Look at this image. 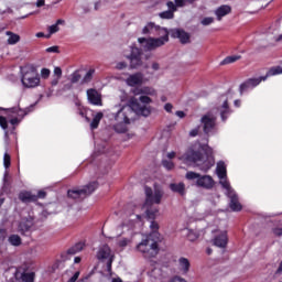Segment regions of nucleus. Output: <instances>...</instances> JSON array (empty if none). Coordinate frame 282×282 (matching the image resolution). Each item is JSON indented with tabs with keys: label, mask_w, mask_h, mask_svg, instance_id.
<instances>
[{
	"label": "nucleus",
	"mask_w": 282,
	"mask_h": 282,
	"mask_svg": "<svg viewBox=\"0 0 282 282\" xmlns=\"http://www.w3.org/2000/svg\"><path fill=\"white\" fill-rule=\"evenodd\" d=\"M113 110L112 118L117 122L113 129L117 133H127V126L135 120V116L147 118L151 113V109L147 106H140V100L135 97H131L128 105L115 106Z\"/></svg>",
	"instance_id": "nucleus-1"
},
{
	"label": "nucleus",
	"mask_w": 282,
	"mask_h": 282,
	"mask_svg": "<svg viewBox=\"0 0 282 282\" xmlns=\"http://www.w3.org/2000/svg\"><path fill=\"white\" fill-rule=\"evenodd\" d=\"M229 100H232V90L218 97L216 108L209 110L200 118V124L206 135L217 133V113L220 115L223 122H226L230 117V113H232L230 106H228Z\"/></svg>",
	"instance_id": "nucleus-2"
},
{
	"label": "nucleus",
	"mask_w": 282,
	"mask_h": 282,
	"mask_svg": "<svg viewBox=\"0 0 282 282\" xmlns=\"http://www.w3.org/2000/svg\"><path fill=\"white\" fill-rule=\"evenodd\" d=\"M178 160L184 164H195L203 173H208L215 166V158L213 149L208 145L195 143L187 151L178 156Z\"/></svg>",
	"instance_id": "nucleus-3"
},
{
	"label": "nucleus",
	"mask_w": 282,
	"mask_h": 282,
	"mask_svg": "<svg viewBox=\"0 0 282 282\" xmlns=\"http://www.w3.org/2000/svg\"><path fill=\"white\" fill-rule=\"evenodd\" d=\"M142 34L148 36H159V37H139L138 43L145 52H152V50H158V47H162L165 43H169V30L156 25L153 22H149L142 29Z\"/></svg>",
	"instance_id": "nucleus-4"
},
{
	"label": "nucleus",
	"mask_w": 282,
	"mask_h": 282,
	"mask_svg": "<svg viewBox=\"0 0 282 282\" xmlns=\"http://www.w3.org/2000/svg\"><path fill=\"white\" fill-rule=\"evenodd\" d=\"M216 175L219 180L220 186L226 191L227 197H229V208L234 210V213H239L241 210L242 206L241 203H239V196L237 195V192L232 189V186H230V182L228 181V172L227 166L224 161H219L216 165Z\"/></svg>",
	"instance_id": "nucleus-5"
},
{
	"label": "nucleus",
	"mask_w": 282,
	"mask_h": 282,
	"mask_svg": "<svg viewBox=\"0 0 282 282\" xmlns=\"http://www.w3.org/2000/svg\"><path fill=\"white\" fill-rule=\"evenodd\" d=\"M150 228L152 232L137 245L138 252H140L144 259H153L158 257V252H160V247L158 246V238L160 237L158 230H160V225L152 220Z\"/></svg>",
	"instance_id": "nucleus-6"
},
{
	"label": "nucleus",
	"mask_w": 282,
	"mask_h": 282,
	"mask_svg": "<svg viewBox=\"0 0 282 282\" xmlns=\"http://www.w3.org/2000/svg\"><path fill=\"white\" fill-rule=\"evenodd\" d=\"M145 191V204L143 205V208L145 209V217L147 219H155L158 217L159 209L158 208H151L153 204H162V198L164 197V188H162V185L154 184V187H147Z\"/></svg>",
	"instance_id": "nucleus-7"
},
{
	"label": "nucleus",
	"mask_w": 282,
	"mask_h": 282,
	"mask_svg": "<svg viewBox=\"0 0 282 282\" xmlns=\"http://www.w3.org/2000/svg\"><path fill=\"white\" fill-rule=\"evenodd\" d=\"M21 83L25 89H34L41 85V76L34 66L21 67Z\"/></svg>",
	"instance_id": "nucleus-8"
},
{
	"label": "nucleus",
	"mask_w": 282,
	"mask_h": 282,
	"mask_svg": "<svg viewBox=\"0 0 282 282\" xmlns=\"http://www.w3.org/2000/svg\"><path fill=\"white\" fill-rule=\"evenodd\" d=\"M185 180L192 182L196 188H203L204 191H212L215 188V180L208 174H199L197 172L188 171L185 174Z\"/></svg>",
	"instance_id": "nucleus-9"
},
{
	"label": "nucleus",
	"mask_w": 282,
	"mask_h": 282,
	"mask_svg": "<svg viewBox=\"0 0 282 282\" xmlns=\"http://www.w3.org/2000/svg\"><path fill=\"white\" fill-rule=\"evenodd\" d=\"M135 226H142V215L131 214L129 221H124L117 228L118 237L122 235H133V228H135Z\"/></svg>",
	"instance_id": "nucleus-10"
},
{
	"label": "nucleus",
	"mask_w": 282,
	"mask_h": 282,
	"mask_svg": "<svg viewBox=\"0 0 282 282\" xmlns=\"http://www.w3.org/2000/svg\"><path fill=\"white\" fill-rule=\"evenodd\" d=\"M97 259L101 261V263L106 264V272L111 275V265L113 263V259H116V256L111 251L109 245H104L99 248Z\"/></svg>",
	"instance_id": "nucleus-11"
},
{
	"label": "nucleus",
	"mask_w": 282,
	"mask_h": 282,
	"mask_svg": "<svg viewBox=\"0 0 282 282\" xmlns=\"http://www.w3.org/2000/svg\"><path fill=\"white\" fill-rule=\"evenodd\" d=\"M96 188H98V183L91 182L88 185L84 186V188L82 189H69L67 192V195L72 199H78V197H83V195H91V193H94Z\"/></svg>",
	"instance_id": "nucleus-12"
},
{
	"label": "nucleus",
	"mask_w": 282,
	"mask_h": 282,
	"mask_svg": "<svg viewBox=\"0 0 282 282\" xmlns=\"http://www.w3.org/2000/svg\"><path fill=\"white\" fill-rule=\"evenodd\" d=\"M263 82H265V77L263 76L247 79L240 85L239 91L241 96H243V94H247V91H252L254 87H259V85H261V83Z\"/></svg>",
	"instance_id": "nucleus-13"
},
{
	"label": "nucleus",
	"mask_w": 282,
	"mask_h": 282,
	"mask_svg": "<svg viewBox=\"0 0 282 282\" xmlns=\"http://www.w3.org/2000/svg\"><path fill=\"white\" fill-rule=\"evenodd\" d=\"M213 243L217 248H226V246H228V231L217 229L215 231Z\"/></svg>",
	"instance_id": "nucleus-14"
},
{
	"label": "nucleus",
	"mask_w": 282,
	"mask_h": 282,
	"mask_svg": "<svg viewBox=\"0 0 282 282\" xmlns=\"http://www.w3.org/2000/svg\"><path fill=\"white\" fill-rule=\"evenodd\" d=\"M127 58L130 59V67L132 69H137L142 65V59L140 58V48L135 46H131L130 55H127Z\"/></svg>",
	"instance_id": "nucleus-15"
},
{
	"label": "nucleus",
	"mask_w": 282,
	"mask_h": 282,
	"mask_svg": "<svg viewBox=\"0 0 282 282\" xmlns=\"http://www.w3.org/2000/svg\"><path fill=\"white\" fill-rule=\"evenodd\" d=\"M87 98L90 105H95V107H102V95H100L98 90L94 88L88 89Z\"/></svg>",
	"instance_id": "nucleus-16"
},
{
	"label": "nucleus",
	"mask_w": 282,
	"mask_h": 282,
	"mask_svg": "<svg viewBox=\"0 0 282 282\" xmlns=\"http://www.w3.org/2000/svg\"><path fill=\"white\" fill-rule=\"evenodd\" d=\"M170 34L173 39H178L183 44L191 42V35L182 29H173L170 31Z\"/></svg>",
	"instance_id": "nucleus-17"
},
{
	"label": "nucleus",
	"mask_w": 282,
	"mask_h": 282,
	"mask_svg": "<svg viewBox=\"0 0 282 282\" xmlns=\"http://www.w3.org/2000/svg\"><path fill=\"white\" fill-rule=\"evenodd\" d=\"M126 83L129 87H135L138 85H143L144 75L142 73H135V74L129 75V77L126 79Z\"/></svg>",
	"instance_id": "nucleus-18"
},
{
	"label": "nucleus",
	"mask_w": 282,
	"mask_h": 282,
	"mask_svg": "<svg viewBox=\"0 0 282 282\" xmlns=\"http://www.w3.org/2000/svg\"><path fill=\"white\" fill-rule=\"evenodd\" d=\"M134 96H158V90L151 86H143L133 90Z\"/></svg>",
	"instance_id": "nucleus-19"
},
{
	"label": "nucleus",
	"mask_w": 282,
	"mask_h": 282,
	"mask_svg": "<svg viewBox=\"0 0 282 282\" xmlns=\"http://www.w3.org/2000/svg\"><path fill=\"white\" fill-rule=\"evenodd\" d=\"M230 12H232V8L228 4H223L214 11V14L217 17V21H221V18L228 17Z\"/></svg>",
	"instance_id": "nucleus-20"
},
{
	"label": "nucleus",
	"mask_w": 282,
	"mask_h": 282,
	"mask_svg": "<svg viewBox=\"0 0 282 282\" xmlns=\"http://www.w3.org/2000/svg\"><path fill=\"white\" fill-rule=\"evenodd\" d=\"M177 265L182 274H188V271L191 270V261L187 258L181 257L177 260Z\"/></svg>",
	"instance_id": "nucleus-21"
},
{
	"label": "nucleus",
	"mask_w": 282,
	"mask_h": 282,
	"mask_svg": "<svg viewBox=\"0 0 282 282\" xmlns=\"http://www.w3.org/2000/svg\"><path fill=\"white\" fill-rule=\"evenodd\" d=\"M170 189L172 193H177L182 197L186 195V185L184 183H172L170 184Z\"/></svg>",
	"instance_id": "nucleus-22"
},
{
	"label": "nucleus",
	"mask_w": 282,
	"mask_h": 282,
	"mask_svg": "<svg viewBox=\"0 0 282 282\" xmlns=\"http://www.w3.org/2000/svg\"><path fill=\"white\" fill-rule=\"evenodd\" d=\"M58 25H65V20L58 19L55 24H52L47 28L48 34L46 35V39H50L52 34H56V32L61 31V28Z\"/></svg>",
	"instance_id": "nucleus-23"
},
{
	"label": "nucleus",
	"mask_w": 282,
	"mask_h": 282,
	"mask_svg": "<svg viewBox=\"0 0 282 282\" xmlns=\"http://www.w3.org/2000/svg\"><path fill=\"white\" fill-rule=\"evenodd\" d=\"M202 235H204V230H197V229H188L187 230V239L188 241H197V239H199V237H202Z\"/></svg>",
	"instance_id": "nucleus-24"
},
{
	"label": "nucleus",
	"mask_w": 282,
	"mask_h": 282,
	"mask_svg": "<svg viewBox=\"0 0 282 282\" xmlns=\"http://www.w3.org/2000/svg\"><path fill=\"white\" fill-rule=\"evenodd\" d=\"M21 202H36V195L32 194L31 192H21L19 195Z\"/></svg>",
	"instance_id": "nucleus-25"
},
{
	"label": "nucleus",
	"mask_w": 282,
	"mask_h": 282,
	"mask_svg": "<svg viewBox=\"0 0 282 282\" xmlns=\"http://www.w3.org/2000/svg\"><path fill=\"white\" fill-rule=\"evenodd\" d=\"M280 74H282V67L273 66L267 72L265 76H262V78H265V80H268V78L272 76H280Z\"/></svg>",
	"instance_id": "nucleus-26"
},
{
	"label": "nucleus",
	"mask_w": 282,
	"mask_h": 282,
	"mask_svg": "<svg viewBox=\"0 0 282 282\" xmlns=\"http://www.w3.org/2000/svg\"><path fill=\"white\" fill-rule=\"evenodd\" d=\"M6 34L9 36L7 40L9 45H17V43L21 41V36H19V34L12 33L11 31H7Z\"/></svg>",
	"instance_id": "nucleus-27"
},
{
	"label": "nucleus",
	"mask_w": 282,
	"mask_h": 282,
	"mask_svg": "<svg viewBox=\"0 0 282 282\" xmlns=\"http://www.w3.org/2000/svg\"><path fill=\"white\" fill-rule=\"evenodd\" d=\"M102 112H97L93 115V121L90 122V129H98V126L100 124V120L104 118Z\"/></svg>",
	"instance_id": "nucleus-28"
},
{
	"label": "nucleus",
	"mask_w": 282,
	"mask_h": 282,
	"mask_svg": "<svg viewBox=\"0 0 282 282\" xmlns=\"http://www.w3.org/2000/svg\"><path fill=\"white\" fill-rule=\"evenodd\" d=\"M32 228V220L31 219H26V220H22L20 224H19V231L20 232H28V230H30Z\"/></svg>",
	"instance_id": "nucleus-29"
},
{
	"label": "nucleus",
	"mask_w": 282,
	"mask_h": 282,
	"mask_svg": "<svg viewBox=\"0 0 282 282\" xmlns=\"http://www.w3.org/2000/svg\"><path fill=\"white\" fill-rule=\"evenodd\" d=\"M241 59V55H230L225 57L221 62L220 65H230L232 63H237V61Z\"/></svg>",
	"instance_id": "nucleus-30"
},
{
	"label": "nucleus",
	"mask_w": 282,
	"mask_h": 282,
	"mask_svg": "<svg viewBox=\"0 0 282 282\" xmlns=\"http://www.w3.org/2000/svg\"><path fill=\"white\" fill-rule=\"evenodd\" d=\"M8 241L11 246H15V247H19L21 246L22 241H21V237L19 235H11L9 238H8Z\"/></svg>",
	"instance_id": "nucleus-31"
},
{
	"label": "nucleus",
	"mask_w": 282,
	"mask_h": 282,
	"mask_svg": "<svg viewBox=\"0 0 282 282\" xmlns=\"http://www.w3.org/2000/svg\"><path fill=\"white\" fill-rule=\"evenodd\" d=\"M85 248L84 242L76 243L73 248L68 250V254H76V252H80Z\"/></svg>",
	"instance_id": "nucleus-32"
},
{
	"label": "nucleus",
	"mask_w": 282,
	"mask_h": 282,
	"mask_svg": "<svg viewBox=\"0 0 282 282\" xmlns=\"http://www.w3.org/2000/svg\"><path fill=\"white\" fill-rule=\"evenodd\" d=\"M94 74H96V69L90 68L84 76L83 83H91V78H94Z\"/></svg>",
	"instance_id": "nucleus-33"
},
{
	"label": "nucleus",
	"mask_w": 282,
	"mask_h": 282,
	"mask_svg": "<svg viewBox=\"0 0 282 282\" xmlns=\"http://www.w3.org/2000/svg\"><path fill=\"white\" fill-rule=\"evenodd\" d=\"M69 80L73 85L78 83V80H80V72L75 70L73 74H70Z\"/></svg>",
	"instance_id": "nucleus-34"
},
{
	"label": "nucleus",
	"mask_w": 282,
	"mask_h": 282,
	"mask_svg": "<svg viewBox=\"0 0 282 282\" xmlns=\"http://www.w3.org/2000/svg\"><path fill=\"white\" fill-rule=\"evenodd\" d=\"M22 281L34 282V272H26L22 274Z\"/></svg>",
	"instance_id": "nucleus-35"
},
{
	"label": "nucleus",
	"mask_w": 282,
	"mask_h": 282,
	"mask_svg": "<svg viewBox=\"0 0 282 282\" xmlns=\"http://www.w3.org/2000/svg\"><path fill=\"white\" fill-rule=\"evenodd\" d=\"M130 242L131 239L129 238H120L117 242V246H119V248H127V246H129Z\"/></svg>",
	"instance_id": "nucleus-36"
},
{
	"label": "nucleus",
	"mask_w": 282,
	"mask_h": 282,
	"mask_svg": "<svg viewBox=\"0 0 282 282\" xmlns=\"http://www.w3.org/2000/svg\"><path fill=\"white\" fill-rule=\"evenodd\" d=\"M139 100L142 102V105L140 104V107H147V105H151V102H153L149 96H141Z\"/></svg>",
	"instance_id": "nucleus-37"
},
{
	"label": "nucleus",
	"mask_w": 282,
	"mask_h": 282,
	"mask_svg": "<svg viewBox=\"0 0 282 282\" xmlns=\"http://www.w3.org/2000/svg\"><path fill=\"white\" fill-rule=\"evenodd\" d=\"M200 23L204 26L213 25V23H215V18H213V17L203 18Z\"/></svg>",
	"instance_id": "nucleus-38"
},
{
	"label": "nucleus",
	"mask_w": 282,
	"mask_h": 282,
	"mask_svg": "<svg viewBox=\"0 0 282 282\" xmlns=\"http://www.w3.org/2000/svg\"><path fill=\"white\" fill-rule=\"evenodd\" d=\"M10 164H11L10 154H8V152H6L4 155H3V166H4V169H10Z\"/></svg>",
	"instance_id": "nucleus-39"
},
{
	"label": "nucleus",
	"mask_w": 282,
	"mask_h": 282,
	"mask_svg": "<svg viewBox=\"0 0 282 282\" xmlns=\"http://www.w3.org/2000/svg\"><path fill=\"white\" fill-rule=\"evenodd\" d=\"M161 19H173V11H163L160 13Z\"/></svg>",
	"instance_id": "nucleus-40"
},
{
	"label": "nucleus",
	"mask_w": 282,
	"mask_h": 282,
	"mask_svg": "<svg viewBox=\"0 0 282 282\" xmlns=\"http://www.w3.org/2000/svg\"><path fill=\"white\" fill-rule=\"evenodd\" d=\"M164 169H166L167 171H172V169H174L175 164H173L172 161H167V160H163L162 162Z\"/></svg>",
	"instance_id": "nucleus-41"
},
{
	"label": "nucleus",
	"mask_w": 282,
	"mask_h": 282,
	"mask_svg": "<svg viewBox=\"0 0 282 282\" xmlns=\"http://www.w3.org/2000/svg\"><path fill=\"white\" fill-rule=\"evenodd\" d=\"M166 6H167V8H169L167 11H170V12H177V6H176L175 2L169 1V2L166 3Z\"/></svg>",
	"instance_id": "nucleus-42"
},
{
	"label": "nucleus",
	"mask_w": 282,
	"mask_h": 282,
	"mask_svg": "<svg viewBox=\"0 0 282 282\" xmlns=\"http://www.w3.org/2000/svg\"><path fill=\"white\" fill-rule=\"evenodd\" d=\"M199 131H202L200 127H196V128L192 129L189 131V137L191 138H197V135H199Z\"/></svg>",
	"instance_id": "nucleus-43"
},
{
	"label": "nucleus",
	"mask_w": 282,
	"mask_h": 282,
	"mask_svg": "<svg viewBox=\"0 0 282 282\" xmlns=\"http://www.w3.org/2000/svg\"><path fill=\"white\" fill-rule=\"evenodd\" d=\"M50 74H52L50 68H42L41 69V77L42 78H44V79L50 78Z\"/></svg>",
	"instance_id": "nucleus-44"
},
{
	"label": "nucleus",
	"mask_w": 282,
	"mask_h": 282,
	"mask_svg": "<svg viewBox=\"0 0 282 282\" xmlns=\"http://www.w3.org/2000/svg\"><path fill=\"white\" fill-rule=\"evenodd\" d=\"M55 78H61L63 76V69L61 67L56 66L53 72Z\"/></svg>",
	"instance_id": "nucleus-45"
},
{
	"label": "nucleus",
	"mask_w": 282,
	"mask_h": 282,
	"mask_svg": "<svg viewBox=\"0 0 282 282\" xmlns=\"http://www.w3.org/2000/svg\"><path fill=\"white\" fill-rule=\"evenodd\" d=\"M48 54H58V46H51L45 50Z\"/></svg>",
	"instance_id": "nucleus-46"
},
{
	"label": "nucleus",
	"mask_w": 282,
	"mask_h": 282,
	"mask_svg": "<svg viewBox=\"0 0 282 282\" xmlns=\"http://www.w3.org/2000/svg\"><path fill=\"white\" fill-rule=\"evenodd\" d=\"M174 3H176V8H184L188 3V0H174Z\"/></svg>",
	"instance_id": "nucleus-47"
},
{
	"label": "nucleus",
	"mask_w": 282,
	"mask_h": 282,
	"mask_svg": "<svg viewBox=\"0 0 282 282\" xmlns=\"http://www.w3.org/2000/svg\"><path fill=\"white\" fill-rule=\"evenodd\" d=\"M80 276V272L77 271L74 273V275L68 280V282H76L78 281V278Z\"/></svg>",
	"instance_id": "nucleus-48"
},
{
	"label": "nucleus",
	"mask_w": 282,
	"mask_h": 282,
	"mask_svg": "<svg viewBox=\"0 0 282 282\" xmlns=\"http://www.w3.org/2000/svg\"><path fill=\"white\" fill-rule=\"evenodd\" d=\"M127 63L126 62H119L116 64V69H126Z\"/></svg>",
	"instance_id": "nucleus-49"
},
{
	"label": "nucleus",
	"mask_w": 282,
	"mask_h": 282,
	"mask_svg": "<svg viewBox=\"0 0 282 282\" xmlns=\"http://www.w3.org/2000/svg\"><path fill=\"white\" fill-rule=\"evenodd\" d=\"M164 109H165V111H167V113H171V111H173V105L172 104H165Z\"/></svg>",
	"instance_id": "nucleus-50"
},
{
	"label": "nucleus",
	"mask_w": 282,
	"mask_h": 282,
	"mask_svg": "<svg viewBox=\"0 0 282 282\" xmlns=\"http://www.w3.org/2000/svg\"><path fill=\"white\" fill-rule=\"evenodd\" d=\"M45 195H46V193L44 191H40L37 193V195H35V196H36V199H43V198H45Z\"/></svg>",
	"instance_id": "nucleus-51"
},
{
	"label": "nucleus",
	"mask_w": 282,
	"mask_h": 282,
	"mask_svg": "<svg viewBox=\"0 0 282 282\" xmlns=\"http://www.w3.org/2000/svg\"><path fill=\"white\" fill-rule=\"evenodd\" d=\"M152 69L154 72H160V64L158 62L152 63Z\"/></svg>",
	"instance_id": "nucleus-52"
},
{
	"label": "nucleus",
	"mask_w": 282,
	"mask_h": 282,
	"mask_svg": "<svg viewBox=\"0 0 282 282\" xmlns=\"http://www.w3.org/2000/svg\"><path fill=\"white\" fill-rule=\"evenodd\" d=\"M61 80V77H55L52 82L51 85L52 87H56V85H58V82Z\"/></svg>",
	"instance_id": "nucleus-53"
},
{
	"label": "nucleus",
	"mask_w": 282,
	"mask_h": 282,
	"mask_svg": "<svg viewBox=\"0 0 282 282\" xmlns=\"http://www.w3.org/2000/svg\"><path fill=\"white\" fill-rule=\"evenodd\" d=\"M176 116H177L178 118H185V117H186V113H185L184 111H182V110H178V111H176Z\"/></svg>",
	"instance_id": "nucleus-54"
},
{
	"label": "nucleus",
	"mask_w": 282,
	"mask_h": 282,
	"mask_svg": "<svg viewBox=\"0 0 282 282\" xmlns=\"http://www.w3.org/2000/svg\"><path fill=\"white\" fill-rule=\"evenodd\" d=\"M43 6H45V0H37L36 1V7L37 8H43Z\"/></svg>",
	"instance_id": "nucleus-55"
},
{
	"label": "nucleus",
	"mask_w": 282,
	"mask_h": 282,
	"mask_svg": "<svg viewBox=\"0 0 282 282\" xmlns=\"http://www.w3.org/2000/svg\"><path fill=\"white\" fill-rule=\"evenodd\" d=\"M36 39H43L44 36L47 39V35H45V33L43 32H39L35 34Z\"/></svg>",
	"instance_id": "nucleus-56"
},
{
	"label": "nucleus",
	"mask_w": 282,
	"mask_h": 282,
	"mask_svg": "<svg viewBox=\"0 0 282 282\" xmlns=\"http://www.w3.org/2000/svg\"><path fill=\"white\" fill-rule=\"evenodd\" d=\"M234 105H235V107H241V100L236 99V100L234 101Z\"/></svg>",
	"instance_id": "nucleus-57"
},
{
	"label": "nucleus",
	"mask_w": 282,
	"mask_h": 282,
	"mask_svg": "<svg viewBox=\"0 0 282 282\" xmlns=\"http://www.w3.org/2000/svg\"><path fill=\"white\" fill-rule=\"evenodd\" d=\"M167 158L169 160H173V158H175V152H169Z\"/></svg>",
	"instance_id": "nucleus-58"
},
{
	"label": "nucleus",
	"mask_w": 282,
	"mask_h": 282,
	"mask_svg": "<svg viewBox=\"0 0 282 282\" xmlns=\"http://www.w3.org/2000/svg\"><path fill=\"white\" fill-rule=\"evenodd\" d=\"M8 175H9L8 170H6L4 176H3V182H4V183L8 182Z\"/></svg>",
	"instance_id": "nucleus-59"
},
{
	"label": "nucleus",
	"mask_w": 282,
	"mask_h": 282,
	"mask_svg": "<svg viewBox=\"0 0 282 282\" xmlns=\"http://www.w3.org/2000/svg\"><path fill=\"white\" fill-rule=\"evenodd\" d=\"M74 263H80V257H75Z\"/></svg>",
	"instance_id": "nucleus-60"
},
{
	"label": "nucleus",
	"mask_w": 282,
	"mask_h": 282,
	"mask_svg": "<svg viewBox=\"0 0 282 282\" xmlns=\"http://www.w3.org/2000/svg\"><path fill=\"white\" fill-rule=\"evenodd\" d=\"M111 282H122V280L120 278H115Z\"/></svg>",
	"instance_id": "nucleus-61"
},
{
	"label": "nucleus",
	"mask_w": 282,
	"mask_h": 282,
	"mask_svg": "<svg viewBox=\"0 0 282 282\" xmlns=\"http://www.w3.org/2000/svg\"><path fill=\"white\" fill-rule=\"evenodd\" d=\"M278 272H282V261L280 262V265L278 268Z\"/></svg>",
	"instance_id": "nucleus-62"
},
{
	"label": "nucleus",
	"mask_w": 282,
	"mask_h": 282,
	"mask_svg": "<svg viewBox=\"0 0 282 282\" xmlns=\"http://www.w3.org/2000/svg\"><path fill=\"white\" fill-rule=\"evenodd\" d=\"M6 12H10V9H7L4 11L0 10V14H6Z\"/></svg>",
	"instance_id": "nucleus-63"
},
{
	"label": "nucleus",
	"mask_w": 282,
	"mask_h": 282,
	"mask_svg": "<svg viewBox=\"0 0 282 282\" xmlns=\"http://www.w3.org/2000/svg\"><path fill=\"white\" fill-rule=\"evenodd\" d=\"M276 41H282V34L278 36Z\"/></svg>",
	"instance_id": "nucleus-64"
}]
</instances>
